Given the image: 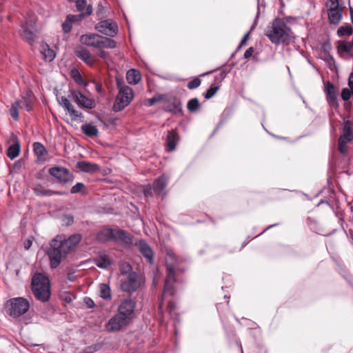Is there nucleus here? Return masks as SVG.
Instances as JSON below:
<instances>
[{"instance_id": "obj_42", "label": "nucleus", "mask_w": 353, "mask_h": 353, "mask_svg": "<svg viewBox=\"0 0 353 353\" xmlns=\"http://www.w3.org/2000/svg\"><path fill=\"white\" fill-rule=\"evenodd\" d=\"M353 32L352 28L350 26H341L337 30V35L339 37L350 36Z\"/></svg>"}, {"instance_id": "obj_27", "label": "nucleus", "mask_w": 353, "mask_h": 353, "mask_svg": "<svg viewBox=\"0 0 353 353\" xmlns=\"http://www.w3.org/2000/svg\"><path fill=\"white\" fill-rule=\"evenodd\" d=\"M75 5L77 10L81 12V14L84 16H89L92 12V8L91 5H88L86 0H76Z\"/></svg>"}, {"instance_id": "obj_7", "label": "nucleus", "mask_w": 353, "mask_h": 353, "mask_svg": "<svg viewBox=\"0 0 353 353\" xmlns=\"http://www.w3.org/2000/svg\"><path fill=\"white\" fill-rule=\"evenodd\" d=\"M30 307L28 301L22 297L13 298L8 301L6 308L10 316L18 317L26 313Z\"/></svg>"}, {"instance_id": "obj_48", "label": "nucleus", "mask_w": 353, "mask_h": 353, "mask_svg": "<svg viewBox=\"0 0 353 353\" xmlns=\"http://www.w3.org/2000/svg\"><path fill=\"white\" fill-rule=\"evenodd\" d=\"M130 272H132V267L129 263H124L121 265V273L122 277H123L124 276H125Z\"/></svg>"}, {"instance_id": "obj_2", "label": "nucleus", "mask_w": 353, "mask_h": 353, "mask_svg": "<svg viewBox=\"0 0 353 353\" xmlns=\"http://www.w3.org/2000/svg\"><path fill=\"white\" fill-rule=\"evenodd\" d=\"M291 29L281 19H274L268 26L265 35L272 43L279 45L290 41L292 37Z\"/></svg>"}, {"instance_id": "obj_25", "label": "nucleus", "mask_w": 353, "mask_h": 353, "mask_svg": "<svg viewBox=\"0 0 353 353\" xmlns=\"http://www.w3.org/2000/svg\"><path fill=\"white\" fill-rule=\"evenodd\" d=\"M114 230L105 227L103 228L97 235V239L99 242H106L114 240Z\"/></svg>"}, {"instance_id": "obj_60", "label": "nucleus", "mask_w": 353, "mask_h": 353, "mask_svg": "<svg viewBox=\"0 0 353 353\" xmlns=\"http://www.w3.org/2000/svg\"><path fill=\"white\" fill-rule=\"evenodd\" d=\"M280 192H281L279 190H273L272 191L271 194L274 199H276L277 196L280 194Z\"/></svg>"}, {"instance_id": "obj_8", "label": "nucleus", "mask_w": 353, "mask_h": 353, "mask_svg": "<svg viewBox=\"0 0 353 353\" xmlns=\"http://www.w3.org/2000/svg\"><path fill=\"white\" fill-rule=\"evenodd\" d=\"M325 7L330 24L338 25L343 17V6L339 4V0H327Z\"/></svg>"}, {"instance_id": "obj_36", "label": "nucleus", "mask_w": 353, "mask_h": 353, "mask_svg": "<svg viewBox=\"0 0 353 353\" xmlns=\"http://www.w3.org/2000/svg\"><path fill=\"white\" fill-rule=\"evenodd\" d=\"M353 49V44L344 41L338 42L337 50L339 52L350 53Z\"/></svg>"}, {"instance_id": "obj_34", "label": "nucleus", "mask_w": 353, "mask_h": 353, "mask_svg": "<svg viewBox=\"0 0 353 353\" xmlns=\"http://www.w3.org/2000/svg\"><path fill=\"white\" fill-rule=\"evenodd\" d=\"M41 52L43 55L44 59L47 61H52L55 57L54 52L46 43L41 44Z\"/></svg>"}, {"instance_id": "obj_37", "label": "nucleus", "mask_w": 353, "mask_h": 353, "mask_svg": "<svg viewBox=\"0 0 353 353\" xmlns=\"http://www.w3.org/2000/svg\"><path fill=\"white\" fill-rule=\"evenodd\" d=\"M200 103L196 98L191 99L187 103V109L190 112H195L200 108Z\"/></svg>"}, {"instance_id": "obj_4", "label": "nucleus", "mask_w": 353, "mask_h": 353, "mask_svg": "<svg viewBox=\"0 0 353 353\" xmlns=\"http://www.w3.org/2000/svg\"><path fill=\"white\" fill-rule=\"evenodd\" d=\"M32 290L38 300L42 302L48 301L50 296L48 278L41 273L36 274L32 279Z\"/></svg>"}, {"instance_id": "obj_56", "label": "nucleus", "mask_w": 353, "mask_h": 353, "mask_svg": "<svg viewBox=\"0 0 353 353\" xmlns=\"http://www.w3.org/2000/svg\"><path fill=\"white\" fill-rule=\"evenodd\" d=\"M254 49L253 47H250L244 53V58L245 59H249L250 57H251V56L252 55V54L254 53Z\"/></svg>"}, {"instance_id": "obj_23", "label": "nucleus", "mask_w": 353, "mask_h": 353, "mask_svg": "<svg viewBox=\"0 0 353 353\" xmlns=\"http://www.w3.org/2000/svg\"><path fill=\"white\" fill-rule=\"evenodd\" d=\"M136 245L138 247L142 255L149 263H152L153 260V252L148 244L143 240H139L136 243Z\"/></svg>"}, {"instance_id": "obj_29", "label": "nucleus", "mask_w": 353, "mask_h": 353, "mask_svg": "<svg viewBox=\"0 0 353 353\" xmlns=\"http://www.w3.org/2000/svg\"><path fill=\"white\" fill-rule=\"evenodd\" d=\"M339 139H342V141L344 140L349 142L353 140V132L351 127V122L350 121L345 122V125L342 130V134Z\"/></svg>"}, {"instance_id": "obj_49", "label": "nucleus", "mask_w": 353, "mask_h": 353, "mask_svg": "<svg viewBox=\"0 0 353 353\" xmlns=\"http://www.w3.org/2000/svg\"><path fill=\"white\" fill-rule=\"evenodd\" d=\"M72 26V23L66 17V19L65 21L62 24V29L64 32L68 33L71 31Z\"/></svg>"}, {"instance_id": "obj_17", "label": "nucleus", "mask_w": 353, "mask_h": 353, "mask_svg": "<svg viewBox=\"0 0 353 353\" xmlns=\"http://www.w3.org/2000/svg\"><path fill=\"white\" fill-rule=\"evenodd\" d=\"M165 112H171L174 114L183 113L182 104L179 99L174 97L168 100L163 108Z\"/></svg>"}, {"instance_id": "obj_61", "label": "nucleus", "mask_w": 353, "mask_h": 353, "mask_svg": "<svg viewBox=\"0 0 353 353\" xmlns=\"http://www.w3.org/2000/svg\"><path fill=\"white\" fill-rule=\"evenodd\" d=\"M66 219H68V223L71 224L74 222V219L71 216H67Z\"/></svg>"}, {"instance_id": "obj_18", "label": "nucleus", "mask_w": 353, "mask_h": 353, "mask_svg": "<svg viewBox=\"0 0 353 353\" xmlns=\"http://www.w3.org/2000/svg\"><path fill=\"white\" fill-rule=\"evenodd\" d=\"M325 92L328 104L332 108L338 107L336 91L330 81H327L325 84Z\"/></svg>"}, {"instance_id": "obj_50", "label": "nucleus", "mask_w": 353, "mask_h": 353, "mask_svg": "<svg viewBox=\"0 0 353 353\" xmlns=\"http://www.w3.org/2000/svg\"><path fill=\"white\" fill-rule=\"evenodd\" d=\"M161 100V97H154L152 98L146 99L145 104L147 105L148 106H152L154 105L157 102L160 101Z\"/></svg>"}, {"instance_id": "obj_6", "label": "nucleus", "mask_w": 353, "mask_h": 353, "mask_svg": "<svg viewBox=\"0 0 353 353\" xmlns=\"http://www.w3.org/2000/svg\"><path fill=\"white\" fill-rule=\"evenodd\" d=\"M68 252L61 244V236H57L50 243V248L47 254L50 261V267L55 268L66 256Z\"/></svg>"}, {"instance_id": "obj_22", "label": "nucleus", "mask_w": 353, "mask_h": 353, "mask_svg": "<svg viewBox=\"0 0 353 353\" xmlns=\"http://www.w3.org/2000/svg\"><path fill=\"white\" fill-rule=\"evenodd\" d=\"M75 54L77 57L81 59L87 65L92 66L95 63L94 58L92 56L91 53L84 48H79L75 50Z\"/></svg>"}, {"instance_id": "obj_44", "label": "nucleus", "mask_w": 353, "mask_h": 353, "mask_svg": "<svg viewBox=\"0 0 353 353\" xmlns=\"http://www.w3.org/2000/svg\"><path fill=\"white\" fill-rule=\"evenodd\" d=\"M219 89V85H212L210 86L206 91L204 97L206 99H210L212 97L215 95L218 90Z\"/></svg>"}, {"instance_id": "obj_39", "label": "nucleus", "mask_w": 353, "mask_h": 353, "mask_svg": "<svg viewBox=\"0 0 353 353\" xmlns=\"http://www.w3.org/2000/svg\"><path fill=\"white\" fill-rule=\"evenodd\" d=\"M71 77L73 79V80L80 85H86V83L84 82L81 74L79 72L78 70L74 69L71 71Z\"/></svg>"}, {"instance_id": "obj_63", "label": "nucleus", "mask_w": 353, "mask_h": 353, "mask_svg": "<svg viewBox=\"0 0 353 353\" xmlns=\"http://www.w3.org/2000/svg\"><path fill=\"white\" fill-rule=\"evenodd\" d=\"M212 72H206L205 74H203V76L205 75V74H208L210 73H211Z\"/></svg>"}, {"instance_id": "obj_12", "label": "nucleus", "mask_w": 353, "mask_h": 353, "mask_svg": "<svg viewBox=\"0 0 353 353\" xmlns=\"http://www.w3.org/2000/svg\"><path fill=\"white\" fill-rule=\"evenodd\" d=\"M70 97L81 108L92 109L95 107L94 101L88 98L79 90H71Z\"/></svg>"}, {"instance_id": "obj_30", "label": "nucleus", "mask_w": 353, "mask_h": 353, "mask_svg": "<svg viewBox=\"0 0 353 353\" xmlns=\"http://www.w3.org/2000/svg\"><path fill=\"white\" fill-rule=\"evenodd\" d=\"M77 167L83 172H92L99 170L98 165L89 163L85 161H79L77 163Z\"/></svg>"}, {"instance_id": "obj_38", "label": "nucleus", "mask_w": 353, "mask_h": 353, "mask_svg": "<svg viewBox=\"0 0 353 353\" xmlns=\"http://www.w3.org/2000/svg\"><path fill=\"white\" fill-rule=\"evenodd\" d=\"M87 190L85 184L81 182L75 184L70 190L71 194L81 193L82 194H85Z\"/></svg>"}, {"instance_id": "obj_15", "label": "nucleus", "mask_w": 353, "mask_h": 353, "mask_svg": "<svg viewBox=\"0 0 353 353\" xmlns=\"http://www.w3.org/2000/svg\"><path fill=\"white\" fill-rule=\"evenodd\" d=\"M179 140L180 136L176 129H172L169 130L165 138V150L168 152L175 150Z\"/></svg>"}, {"instance_id": "obj_1", "label": "nucleus", "mask_w": 353, "mask_h": 353, "mask_svg": "<svg viewBox=\"0 0 353 353\" xmlns=\"http://www.w3.org/2000/svg\"><path fill=\"white\" fill-rule=\"evenodd\" d=\"M181 260L173 252H168L165 256L166 265V278L161 296L159 310L162 313L163 301L167 295L173 296L175 293L174 284L176 282V275L179 272H183L184 270L180 268Z\"/></svg>"}, {"instance_id": "obj_33", "label": "nucleus", "mask_w": 353, "mask_h": 353, "mask_svg": "<svg viewBox=\"0 0 353 353\" xmlns=\"http://www.w3.org/2000/svg\"><path fill=\"white\" fill-rule=\"evenodd\" d=\"M34 192L39 196H52V195H63L64 192L59 191H53L44 188L41 185H37L34 188Z\"/></svg>"}, {"instance_id": "obj_59", "label": "nucleus", "mask_w": 353, "mask_h": 353, "mask_svg": "<svg viewBox=\"0 0 353 353\" xmlns=\"http://www.w3.org/2000/svg\"><path fill=\"white\" fill-rule=\"evenodd\" d=\"M98 55L99 57H101L103 59H105L108 57V53L106 52L105 51L101 50L99 52Z\"/></svg>"}, {"instance_id": "obj_21", "label": "nucleus", "mask_w": 353, "mask_h": 353, "mask_svg": "<svg viewBox=\"0 0 353 353\" xmlns=\"http://www.w3.org/2000/svg\"><path fill=\"white\" fill-rule=\"evenodd\" d=\"M15 102L19 104L20 109L30 112L33 107L34 97L31 92H27L20 100L16 101Z\"/></svg>"}, {"instance_id": "obj_3", "label": "nucleus", "mask_w": 353, "mask_h": 353, "mask_svg": "<svg viewBox=\"0 0 353 353\" xmlns=\"http://www.w3.org/2000/svg\"><path fill=\"white\" fill-rule=\"evenodd\" d=\"M118 94L113 105V110L120 112L127 107L134 98L132 89L125 85L122 79L116 77Z\"/></svg>"}, {"instance_id": "obj_31", "label": "nucleus", "mask_w": 353, "mask_h": 353, "mask_svg": "<svg viewBox=\"0 0 353 353\" xmlns=\"http://www.w3.org/2000/svg\"><path fill=\"white\" fill-rule=\"evenodd\" d=\"M141 79V75L139 71L135 69H130L126 73V80L130 84L136 85Z\"/></svg>"}, {"instance_id": "obj_57", "label": "nucleus", "mask_w": 353, "mask_h": 353, "mask_svg": "<svg viewBox=\"0 0 353 353\" xmlns=\"http://www.w3.org/2000/svg\"><path fill=\"white\" fill-rule=\"evenodd\" d=\"M85 303L89 308H92L94 307V301L89 297H85L84 299Z\"/></svg>"}, {"instance_id": "obj_43", "label": "nucleus", "mask_w": 353, "mask_h": 353, "mask_svg": "<svg viewBox=\"0 0 353 353\" xmlns=\"http://www.w3.org/2000/svg\"><path fill=\"white\" fill-rule=\"evenodd\" d=\"M19 106L20 105L18 103L14 102L12 104V106L10 109V115L15 121L19 119V110L20 109Z\"/></svg>"}, {"instance_id": "obj_9", "label": "nucleus", "mask_w": 353, "mask_h": 353, "mask_svg": "<svg viewBox=\"0 0 353 353\" xmlns=\"http://www.w3.org/2000/svg\"><path fill=\"white\" fill-rule=\"evenodd\" d=\"M143 283L142 277L135 272H130L121 278V289L123 292L132 293L137 291Z\"/></svg>"}, {"instance_id": "obj_55", "label": "nucleus", "mask_w": 353, "mask_h": 353, "mask_svg": "<svg viewBox=\"0 0 353 353\" xmlns=\"http://www.w3.org/2000/svg\"><path fill=\"white\" fill-rule=\"evenodd\" d=\"M176 308V305L174 301H169L167 306L168 312L171 314L173 311H174Z\"/></svg>"}, {"instance_id": "obj_47", "label": "nucleus", "mask_w": 353, "mask_h": 353, "mask_svg": "<svg viewBox=\"0 0 353 353\" xmlns=\"http://www.w3.org/2000/svg\"><path fill=\"white\" fill-rule=\"evenodd\" d=\"M201 80L200 79L196 77L193 80L188 82L187 87L190 90H193L196 88H198L201 85Z\"/></svg>"}, {"instance_id": "obj_46", "label": "nucleus", "mask_w": 353, "mask_h": 353, "mask_svg": "<svg viewBox=\"0 0 353 353\" xmlns=\"http://www.w3.org/2000/svg\"><path fill=\"white\" fill-rule=\"evenodd\" d=\"M347 142L348 141H344V140L342 141V139L341 140L339 139V148H339V152L343 155L346 154L347 152Z\"/></svg>"}, {"instance_id": "obj_28", "label": "nucleus", "mask_w": 353, "mask_h": 353, "mask_svg": "<svg viewBox=\"0 0 353 353\" xmlns=\"http://www.w3.org/2000/svg\"><path fill=\"white\" fill-rule=\"evenodd\" d=\"M14 143L10 145L7 150V156L11 160L17 157L20 152V143L16 137H13Z\"/></svg>"}, {"instance_id": "obj_54", "label": "nucleus", "mask_w": 353, "mask_h": 353, "mask_svg": "<svg viewBox=\"0 0 353 353\" xmlns=\"http://www.w3.org/2000/svg\"><path fill=\"white\" fill-rule=\"evenodd\" d=\"M33 237H29L23 242V247L26 250H29L32 245Z\"/></svg>"}, {"instance_id": "obj_20", "label": "nucleus", "mask_w": 353, "mask_h": 353, "mask_svg": "<svg viewBox=\"0 0 353 353\" xmlns=\"http://www.w3.org/2000/svg\"><path fill=\"white\" fill-rule=\"evenodd\" d=\"M132 236L123 230H114V241L125 245H129L132 243Z\"/></svg>"}, {"instance_id": "obj_14", "label": "nucleus", "mask_w": 353, "mask_h": 353, "mask_svg": "<svg viewBox=\"0 0 353 353\" xmlns=\"http://www.w3.org/2000/svg\"><path fill=\"white\" fill-rule=\"evenodd\" d=\"M135 307L136 302L134 301L131 299H125L119 305L117 313L131 321L134 316Z\"/></svg>"}, {"instance_id": "obj_45", "label": "nucleus", "mask_w": 353, "mask_h": 353, "mask_svg": "<svg viewBox=\"0 0 353 353\" xmlns=\"http://www.w3.org/2000/svg\"><path fill=\"white\" fill-rule=\"evenodd\" d=\"M352 95H353V90L351 89L343 88L341 91V98L345 101L349 100Z\"/></svg>"}, {"instance_id": "obj_53", "label": "nucleus", "mask_w": 353, "mask_h": 353, "mask_svg": "<svg viewBox=\"0 0 353 353\" xmlns=\"http://www.w3.org/2000/svg\"><path fill=\"white\" fill-rule=\"evenodd\" d=\"M83 17V16L81 14H78V15L69 14L67 16L68 19H69V20L72 23L80 21Z\"/></svg>"}, {"instance_id": "obj_40", "label": "nucleus", "mask_w": 353, "mask_h": 353, "mask_svg": "<svg viewBox=\"0 0 353 353\" xmlns=\"http://www.w3.org/2000/svg\"><path fill=\"white\" fill-rule=\"evenodd\" d=\"M33 149H34V153L39 157H43L47 152V151H46L45 147L43 145V144H41V143H39V142H35L33 144Z\"/></svg>"}, {"instance_id": "obj_5", "label": "nucleus", "mask_w": 353, "mask_h": 353, "mask_svg": "<svg viewBox=\"0 0 353 353\" xmlns=\"http://www.w3.org/2000/svg\"><path fill=\"white\" fill-rule=\"evenodd\" d=\"M80 41L87 46L99 49L114 48L117 46V42L110 38L104 37L97 34H83L80 38Z\"/></svg>"}, {"instance_id": "obj_26", "label": "nucleus", "mask_w": 353, "mask_h": 353, "mask_svg": "<svg viewBox=\"0 0 353 353\" xmlns=\"http://www.w3.org/2000/svg\"><path fill=\"white\" fill-rule=\"evenodd\" d=\"M168 177L165 175H161L156 179L153 182V190L157 194H161L168 184Z\"/></svg>"}, {"instance_id": "obj_11", "label": "nucleus", "mask_w": 353, "mask_h": 353, "mask_svg": "<svg viewBox=\"0 0 353 353\" xmlns=\"http://www.w3.org/2000/svg\"><path fill=\"white\" fill-rule=\"evenodd\" d=\"M95 29L99 32L109 37H114L118 32L117 23L111 19L100 21L95 25Z\"/></svg>"}, {"instance_id": "obj_52", "label": "nucleus", "mask_w": 353, "mask_h": 353, "mask_svg": "<svg viewBox=\"0 0 353 353\" xmlns=\"http://www.w3.org/2000/svg\"><path fill=\"white\" fill-rule=\"evenodd\" d=\"M228 72L225 70H222L219 74H217L214 78L215 81H221L227 75Z\"/></svg>"}, {"instance_id": "obj_58", "label": "nucleus", "mask_w": 353, "mask_h": 353, "mask_svg": "<svg viewBox=\"0 0 353 353\" xmlns=\"http://www.w3.org/2000/svg\"><path fill=\"white\" fill-rule=\"evenodd\" d=\"M250 33V32L249 31L243 37L241 41L240 47L246 44V42L249 39Z\"/></svg>"}, {"instance_id": "obj_19", "label": "nucleus", "mask_w": 353, "mask_h": 353, "mask_svg": "<svg viewBox=\"0 0 353 353\" xmlns=\"http://www.w3.org/2000/svg\"><path fill=\"white\" fill-rule=\"evenodd\" d=\"M20 35L30 45L34 42L36 34L35 30L33 26L25 23L21 26Z\"/></svg>"}, {"instance_id": "obj_51", "label": "nucleus", "mask_w": 353, "mask_h": 353, "mask_svg": "<svg viewBox=\"0 0 353 353\" xmlns=\"http://www.w3.org/2000/svg\"><path fill=\"white\" fill-rule=\"evenodd\" d=\"M152 189L153 187H152L150 185H147L143 187V194L146 197H151L152 196Z\"/></svg>"}, {"instance_id": "obj_24", "label": "nucleus", "mask_w": 353, "mask_h": 353, "mask_svg": "<svg viewBox=\"0 0 353 353\" xmlns=\"http://www.w3.org/2000/svg\"><path fill=\"white\" fill-rule=\"evenodd\" d=\"M81 235L79 234H74L69 236L67 239H61V244L65 249L69 252V251L74 247H75L81 241Z\"/></svg>"}, {"instance_id": "obj_41", "label": "nucleus", "mask_w": 353, "mask_h": 353, "mask_svg": "<svg viewBox=\"0 0 353 353\" xmlns=\"http://www.w3.org/2000/svg\"><path fill=\"white\" fill-rule=\"evenodd\" d=\"M100 296L104 299H109L111 298V292L110 287L106 284H101L100 285Z\"/></svg>"}, {"instance_id": "obj_10", "label": "nucleus", "mask_w": 353, "mask_h": 353, "mask_svg": "<svg viewBox=\"0 0 353 353\" xmlns=\"http://www.w3.org/2000/svg\"><path fill=\"white\" fill-rule=\"evenodd\" d=\"M49 174L57 179L61 183H67L72 182L74 180L73 174L65 168L60 166L52 167L49 169Z\"/></svg>"}, {"instance_id": "obj_62", "label": "nucleus", "mask_w": 353, "mask_h": 353, "mask_svg": "<svg viewBox=\"0 0 353 353\" xmlns=\"http://www.w3.org/2000/svg\"><path fill=\"white\" fill-rule=\"evenodd\" d=\"M97 91H98V92H100V90H101V87H100L99 85H97Z\"/></svg>"}, {"instance_id": "obj_35", "label": "nucleus", "mask_w": 353, "mask_h": 353, "mask_svg": "<svg viewBox=\"0 0 353 353\" xmlns=\"http://www.w3.org/2000/svg\"><path fill=\"white\" fill-rule=\"evenodd\" d=\"M94 263L97 266L103 269L107 268L111 264L110 259L105 254L101 255L98 258L95 259Z\"/></svg>"}, {"instance_id": "obj_13", "label": "nucleus", "mask_w": 353, "mask_h": 353, "mask_svg": "<svg viewBox=\"0 0 353 353\" xmlns=\"http://www.w3.org/2000/svg\"><path fill=\"white\" fill-rule=\"evenodd\" d=\"M130 321L119 313L114 314L105 325V329L109 332H118L123 327L127 326Z\"/></svg>"}, {"instance_id": "obj_32", "label": "nucleus", "mask_w": 353, "mask_h": 353, "mask_svg": "<svg viewBox=\"0 0 353 353\" xmlns=\"http://www.w3.org/2000/svg\"><path fill=\"white\" fill-rule=\"evenodd\" d=\"M81 131L89 137H97L99 130L92 123H87L81 125Z\"/></svg>"}, {"instance_id": "obj_16", "label": "nucleus", "mask_w": 353, "mask_h": 353, "mask_svg": "<svg viewBox=\"0 0 353 353\" xmlns=\"http://www.w3.org/2000/svg\"><path fill=\"white\" fill-rule=\"evenodd\" d=\"M59 102L64 110L68 112L72 120L78 121L83 117L82 113L75 110L74 107L66 97H61L59 99Z\"/></svg>"}]
</instances>
